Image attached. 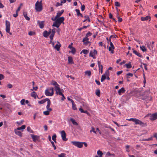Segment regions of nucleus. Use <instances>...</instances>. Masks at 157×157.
I'll return each instance as SVG.
<instances>
[{
	"instance_id": "nucleus-33",
	"label": "nucleus",
	"mask_w": 157,
	"mask_h": 157,
	"mask_svg": "<svg viewBox=\"0 0 157 157\" xmlns=\"http://www.w3.org/2000/svg\"><path fill=\"white\" fill-rule=\"evenodd\" d=\"M84 17L85 18V19L83 21V22H85L86 21H87L88 22H90V19L88 15H86L84 16Z\"/></svg>"
},
{
	"instance_id": "nucleus-48",
	"label": "nucleus",
	"mask_w": 157,
	"mask_h": 157,
	"mask_svg": "<svg viewBox=\"0 0 157 157\" xmlns=\"http://www.w3.org/2000/svg\"><path fill=\"white\" fill-rule=\"evenodd\" d=\"M58 157H65V154L64 153H62L58 155Z\"/></svg>"
},
{
	"instance_id": "nucleus-4",
	"label": "nucleus",
	"mask_w": 157,
	"mask_h": 157,
	"mask_svg": "<svg viewBox=\"0 0 157 157\" xmlns=\"http://www.w3.org/2000/svg\"><path fill=\"white\" fill-rule=\"evenodd\" d=\"M6 31L7 33H9L10 35H12V33L10 32V23L8 21H6Z\"/></svg>"
},
{
	"instance_id": "nucleus-56",
	"label": "nucleus",
	"mask_w": 157,
	"mask_h": 157,
	"mask_svg": "<svg viewBox=\"0 0 157 157\" xmlns=\"http://www.w3.org/2000/svg\"><path fill=\"white\" fill-rule=\"evenodd\" d=\"M51 143L52 144L53 147L54 148V150H56V147L54 144V142L53 141H51Z\"/></svg>"
},
{
	"instance_id": "nucleus-44",
	"label": "nucleus",
	"mask_w": 157,
	"mask_h": 157,
	"mask_svg": "<svg viewBox=\"0 0 157 157\" xmlns=\"http://www.w3.org/2000/svg\"><path fill=\"white\" fill-rule=\"evenodd\" d=\"M71 49V51L70 52H71L73 54H75V53L76 50L74 48H72Z\"/></svg>"
},
{
	"instance_id": "nucleus-42",
	"label": "nucleus",
	"mask_w": 157,
	"mask_h": 157,
	"mask_svg": "<svg viewBox=\"0 0 157 157\" xmlns=\"http://www.w3.org/2000/svg\"><path fill=\"white\" fill-rule=\"evenodd\" d=\"M106 79V76L104 74L102 75L101 76V82H103Z\"/></svg>"
},
{
	"instance_id": "nucleus-24",
	"label": "nucleus",
	"mask_w": 157,
	"mask_h": 157,
	"mask_svg": "<svg viewBox=\"0 0 157 157\" xmlns=\"http://www.w3.org/2000/svg\"><path fill=\"white\" fill-rule=\"evenodd\" d=\"M68 62L69 64H73L74 62L73 61V59L72 57L69 56L68 57Z\"/></svg>"
},
{
	"instance_id": "nucleus-8",
	"label": "nucleus",
	"mask_w": 157,
	"mask_h": 157,
	"mask_svg": "<svg viewBox=\"0 0 157 157\" xmlns=\"http://www.w3.org/2000/svg\"><path fill=\"white\" fill-rule=\"evenodd\" d=\"M64 20V18L63 17H58V18L56 19V21L58 23V24H60V25L62 23H63V24H64V22H63V21Z\"/></svg>"
},
{
	"instance_id": "nucleus-61",
	"label": "nucleus",
	"mask_w": 157,
	"mask_h": 157,
	"mask_svg": "<svg viewBox=\"0 0 157 157\" xmlns=\"http://www.w3.org/2000/svg\"><path fill=\"white\" fill-rule=\"evenodd\" d=\"M136 119V118H130L129 119H128L129 121H132L133 122H135V121Z\"/></svg>"
},
{
	"instance_id": "nucleus-25",
	"label": "nucleus",
	"mask_w": 157,
	"mask_h": 157,
	"mask_svg": "<svg viewBox=\"0 0 157 157\" xmlns=\"http://www.w3.org/2000/svg\"><path fill=\"white\" fill-rule=\"evenodd\" d=\"M101 62L99 61H98V66L99 67V68H101V73H102L103 72V66L101 64Z\"/></svg>"
},
{
	"instance_id": "nucleus-62",
	"label": "nucleus",
	"mask_w": 157,
	"mask_h": 157,
	"mask_svg": "<svg viewBox=\"0 0 157 157\" xmlns=\"http://www.w3.org/2000/svg\"><path fill=\"white\" fill-rule=\"evenodd\" d=\"M62 5V4L61 3H60L59 2H57L56 3V7H58V6H61Z\"/></svg>"
},
{
	"instance_id": "nucleus-63",
	"label": "nucleus",
	"mask_w": 157,
	"mask_h": 157,
	"mask_svg": "<svg viewBox=\"0 0 157 157\" xmlns=\"http://www.w3.org/2000/svg\"><path fill=\"white\" fill-rule=\"evenodd\" d=\"M118 21L119 22H121L122 21V19L121 17H118Z\"/></svg>"
},
{
	"instance_id": "nucleus-52",
	"label": "nucleus",
	"mask_w": 157,
	"mask_h": 157,
	"mask_svg": "<svg viewBox=\"0 0 157 157\" xmlns=\"http://www.w3.org/2000/svg\"><path fill=\"white\" fill-rule=\"evenodd\" d=\"M28 34L29 36H32L35 34V33L32 31H30L29 33Z\"/></svg>"
},
{
	"instance_id": "nucleus-41",
	"label": "nucleus",
	"mask_w": 157,
	"mask_h": 157,
	"mask_svg": "<svg viewBox=\"0 0 157 157\" xmlns=\"http://www.w3.org/2000/svg\"><path fill=\"white\" fill-rule=\"evenodd\" d=\"M140 48L141 50H142V51H143V52H145L147 51V49L144 46H140Z\"/></svg>"
},
{
	"instance_id": "nucleus-43",
	"label": "nucleus",
	"mask_w": 157,
	"mask_h": 157,
	"mask_svg": "<svg viewBox=\"0 0 157 157\" xmlns=\"http://www.w3.org/2000/svg\"><path fill=\"white\" fill-rule=\"evenodd\" d=\"M26 126L25 125H22L21 127L18 128L17 130H20L21 129H24L25 128Z\"/></svg>"
},
{
	"instance_id": "nucleus-5",
	"label": "nucleus",
	"mask_w": 157,
	"mask_h": 157,
	"mask_svg": "<svg viewBox=\"0 0 157 157\" xmlns=\"http://www.w3.org/2000/svg\"><path fill=\"white\" fill-rule=\"evenodd\" d=\"M55 90H56V93L57 95H59L62 94L63 92V89L60 88L59 86L55 87Z\"/></svg>"
},
{
	"instance_id": "nucleus-46",
	"label": "nucleus",
	"mask_w": 157,
	"mask_h": 157,
	"mask_svg": "<svg viewBox=\"0 0 157 157\" xmlns=\"http://www.w3.org/2000/svg\"><path fill=\"white\" fill-rule=\"evenodd\" d=\"M27 129V131L28 132H29L31 133H33V131L31 129V128L30 127H29V126L28 127Z\"/></svg>"
},
{
	"instance_id": "nucleus-31",
	"label": "nucleus",
	"mask_w": 157,
	"mask_h": 157,
	"mask_svg": "<svg viewBox=\"0 0 157 157\" xmlns=\"http://www.w3.org/2000/svg\"><path fill=\"white\" fill-rule=\"evenodd\" d=\"M23 15L25 18L27 20V21H29L30 20V18L27 16V13L26 12H23Z\"/></svg>"
},
{
	"instance_id": "nucleus-9",
	"label": "nucleus",
	"mask_w": 157,
	"mask_h": 157,
	"mask_svg": "<svg viewBox=\"0 0 157 157\" xmlns=\"http://www.w3.org/2000/svg\"><path fill=\"white\" fill-rule=\"evenodd\" d=\"M61 136L62 140L63 141H67V139L66 138V134L64 131L63 130L61 132Z\"/></svg>"
},
{
	"instance_id": "nucleus-51",
	"label": "nucleus",
	"mask_w": 157,
	"mask_h": 157,
	"mask_svg": "<svg viewBox=\"0 0 157 157\" xmlns=\"http://www.w3.org/2000/svg\"><path fill=\"white\" fill-rule=\"evenodd\" d=\"M92 34V33H91L90 32H88L86 35L85 36L88 38V36H90Z\"/></svg>"
},
{
	"instance_id": "nucleus-18",
	"label": "nucleus",
	"mask_w": 157,
	"mask_h": 157,
	"mask_svg": "<svg viewBox=\"0 0 157 157\" xmlns=\"http://www.w3.org/2000/svg\"><path fill=\"white\" fill-rule=\"evenodd\" d=\"M57 44L54 47V48L56 49L57 51H59L60 49V48L61 46V44L59 41L57 42Z\"/></svg>"
},
{
	"instance_id": "nucleus-19",
	"label": "nucleus",
	"mask_w": 157,
	"mask_h": 157,
	"mask_svg": "<svg viewBox=\"0 0 157 157\" xmlns=\"http://www.w3.org/2000/svg\"><path fill=\"white\" fill-rule=\"evenodd\" d=\"M64 11V10H62L61 11H58L57 13V15L56 16L57 18H58L63 13Z\"/></svg>"
},
{
	"instance_id": "nucleus-1",
	"label": "nucleus",
	"mask_w": 157,
	"mask_h": 157,
	"mask_svg": "<svg viewBox=\"0 0 157 157\" xmlns=\"http://www.w3.org/2000/svg\"><path fill=\"white\" fill-rule=\"evenodd\" d=\"M35 9L36 11L40 12L43 9L42 1H37L35 4Z\"/></svg>"
},
{
	"instance_id": "nucleus-49",
	"label": "nucleus",
	"mask_w": 157,
	"mask_h": 157,
	"mask_svg": "<svg viewBox=\"0 0 157 157\" xmlns=\"http://www.w3.org/2000/svg\"><path fill=\"white\" fill-rule=\"evenodd\" d=\"M25 99H22L21 101H20V103H21V104L22 105H25Z\"/></svg>"
},
{
	"instance_id": "nucleus-40",
	"label": "nucleus",
	"mask_w": 157,
	"mask_h": 157,
	"mask_svg": "<svg viewBox=\"0 0 157 157\" xmlns=\"http://www.w3.org/2000/svg\"><path fill=\"white\" fill-rule=\"evenodd\" d=\"M51 111L47 110V111H44L43 113L45 115H48L49 114V112Z\"/></svg>"
},
{
	"instance_id": "nucleus-7",
	"label": "nucleus",
	"mask_w": 157,
	"mask_h": 157,
	"mask_svg": "<svg viewBox=\"0 0 157 157\" xmlns=\"http://www.w3.org/2000/svg\"><path fill=\"white\" fill-rule=\"evenodd\" d=\"M110 46L109 47V51L111 53L113 54L114 53L113 50L115 48V47H114L113 43L111 41V40H110Z\"/></svg>"
},
{
	"instance_id": "nucleus-38",
	"label": "nucleus",
	"mask_w": 157,
	"mask_h": 157,
	"mask_svg": "<svg viewBox=\"0 0 157 157\" xmlns=\"http://www.w3.org/2000/svg\"><path fill=\"white\" fill-rule=\"evenodd\" d=\"M96 95L99 97L100 96V91L99 89H97L96 90L95 92Z\"/></svg>"
},
{
	"instance_id": "nucleus-37",
	"label": "nucleus",
	"mask_w": 157,
	"mask_h": 157,
	"mask_svg": "<svg viewBox=\"0 0 157 157\" xmlns=\"http://www.w3.org/2000/svg\"><path fill=\"white\" fill-rule=\"evenodd\" d=\"M86 75H87L88 76L90 77L91 75V72L90 71H87L85 72Z\"/></svg>"
},
{
	"instance_id": "nucleus-59",
	"label": "nucleus",
	"mask_w": 157,
	"mask_h": 157,
	"mask_svg": "<svg viewBox=\"0 0 157 157\" xmlns=\"http://www.w3.org/2000/svg\"><path fill=\"white\" fill-rule=\"evenodd\" d=\"M85 9V6L83 5L81 6V10L82 11H83Z\"/></svg>"
},
{
	"instance_id": "nucleus-45",
	"label": "nucleus",
	"mask_w": 157,
	"mask_h": 157,
	"mask_svg": "<svg viewBox=\"0 0 157 157\" xmlns=\"http://www.w3.org/2000/svg\"><path fill=\"white\" fill-rule=\"evenodd\" d=\"M153 140V136L147 139H145L143 140L144 141H148L150 140Z\"/></svg>"
},
{
	"instance_id": "nucleus-11",
	"label": "nucleus",
	"mask_w": 157,
	"mask_h": 157,
	"mask_svg": "<svg viewBox=\"0 0 157 157\" xmlns=\"http://www.w3.org/2000/svg\"><path fill=\"white\" fill-rule=\"evenodd\" d=\"M31 137L32 138L34 142H36L37 140H38L39 138V136L33 134L31 135Z\"/></svg>"
},
{
	"instance_id": "nucleus-21",
	"label": "nucleus",
	"mask_w": 157,
	"mask_h": 157,
	"mask_svg": "<svg viewBox=\"0 0 157 157\" xmlns=\"http://www.w3.org/2000/svg\"><path fill=\"white\" fill-rule=\"evenodd\" d=\"M49 99L48 98L44 99L42 100L39 101L38 103L40 104H43L45 103L47 101L48 102V100H49Z\"/></svg>"
},
{
	"instance_id": "nucleus-20",
	"label": "nucleus",
	"mask_w": 157,
	"mask_h": 157,
	"mask_svg": "<svg viewBox=\"0 0 157 157\" xmlns=\"http://www.w3.org/2000/svg\"><path fill=\"white\" fill-rule=\"evenodd\" d=\"M51 85H52L55 86V87L59 86V85L55 81L52 80L50 83Z\"/></svg>"
},
{
	"instance_id": "nucleus-58",
	"label": "nucleus",
	"mask_w": 157,
	"mask_h": 157,
	"mask_svg": "<svg viewBox=\"0 0 157 157\" xmlns=\"http://www.w3.org/2000/svg\"><path fill=\"white\" fill-rule=\"evenodd\" d=\"M4 76L2 74H0V80L4 78Z\"/></svg>"
},
{
	"instance_id": "nucleus-27",
	"label": "nucleus",
	"mask_w": 157,
	"mask_h": 157,
	"mask_svg": "<svg viewBox=\"0 0 157 157\" xmlns=\"http://www.w3.org/2000/svg\"><path fill=\"white\" fill-rule=\"evenodd\" d=\"M75 11L77 13V14L78 16H80L82 17H83V15L82 13H80L79 10L78 9H76L75 10Z\"/></svg>"
},
{
	"instance_id": "nucleus-30",
	"label": "nucleus",
	"mask_w": 157,
	"mask_h": 157,
	"mask_svg": "<svg viewBox=\"0 0 157 157\" xmlns=\"http://www.w3.org/2000/svg\"><path fill=\"white\" fill-rule=\"evenodd\" d=\"M114 156V154H111L109 151L107 152L106 154V157Z\"/></svg>"
},
{
	"instance_id": "nucleus-29",
	"label": "nucleus",
	"mask_w": 157,
	"mask_h": 157,
	"mask_svg": "<svg viewBox=\"0 0 157 157\" xmlns=\"http://www.w3.org/2000/svg\"><path fill=\"white\" fill-rule=\"evenodd\" d=\"M60 25L58 24L56 21H55V22L53 23V24L52 25V26L55 27L57 28H59L60 26Z\"/></svg>"
},
{
	"instance_id": "nucleus-17",
	"label": "nucleus",
	"mask_w": 157,
	"mask_h": 157,
	"mask_svg": "<svg viewBox=\"0 0 157 157\" xmlns=\"http://www.w3.org/2000/svg\"><path fill=\"white\" fill-rule=\"evenodd\" d=\"M82 41L84 44L86 45H87L89 43V38L86 36L83 39Z\"/></svg>"
},
{
	"instance_id": "nucleus-54",
	"label": "nucleus",
	"mask_w": 157,
	"mask_h": 157,
	"mask_svg": "<svg viewBox=\"0 0 157 157\" xmlns=\"http://www.w3.org/2000/svg\"><path fill=\"white\" fill-rule=\"evenodd\" d=\"M22 5L23 4L22 3H21L20 4V6L18 7V9L16 10V12H18L20 10L21 8V6H22Z\"/></svg>"
},
{
	"instance_id": "nucleus-47",
	"label": "nucleus",
	"mask_w": 157,
	"mask_h": 157,
	"mask_svg": "<svg viewBox=\"0 0 157 157\" xmlns=\"http://www.w3.org/2000/svg\"><path fill=\"white\" fill-rule=\"evenodd\" d=\"M56 135L55 134L52 137V139L53 140H56Z\"/></svg>"
},
{
	"instance_id": "nucleus-28",
	"label": "nucleus",
	"mask_w": 157,
	"mask_h": 157,
	"mask_svg": "<svg viewBox=\"0 0 157 157\" xmlns=\"http://www.w3.org/2000/svg\"><path fill=\"white\" fill-rule=\"evenodd\" d=\"M18 130H17V129H15L14 132H15V133L16 135H17L20 136H21L22 135L20 131Z\"/></svg>"
},
{
	"instance_id": "nucleus-32",
	"label": "nucleus",
	"mask_w": 157,
	"mask_h": 157,
	"mask_svg": "<svg viewBox=\"0 0 157 157\" xmlns=\"http://www.w3.org/2000/svg\"><path fill=\"white\" fill-rule=\"evenodd\" d=\"M70 120L74 125H78V124L77 123L73 118H70Z\"/></svg>"
},
{
	"instance_id": "nucleus-23",
	"label": "nucleus",
	"mask_w": 157,
	"mask_h": 157,
	"mask_svg": "<svg viewBox=\"0 0 157 157\" xmlns=\"http://www.w3.org/2000/svg\"><path fill=\"white\" fill-rule=\"evenodd\" d=\"M125 91V90L123 87L121 88L118 91L119 95H121V93H124Z\"/></svg>"
},
{
	"instance_id": "nucleus-64",
	"label": "nucleus",
	"mask_w": 157,
	"mask_h": 157,
	"mask_svg": "<svg viewBox=\"0 0 157 157\" xmlns=\"http://www.w3.org/2000/svg\"><path fill=\"white\" fill-rule=\"evenodd\" d=\"M154 137L157 140V133H155L154 134L153 136V137Z\"/></svg>"
},
{
	"instance_id": "nucleus-16",
	"label": "nucleus",
	"mask_w": 157,
	"mask_h": 157,
	"mask_svg": "<svg viewBox=\"0 0 157 157\" xmlns=\"http://www.w3.org/2000/svg\"><path fill=\"white\" fill-rule=\"evenodd\" d=\"M51 104V102L50 99H49V100H48V101L47 102V105L46 106V108L47 110L52 111V109L50 108Z\"/></svg>"
},
{
	"instance_id": "nucleus-50",
	"label": "nucleus",
	"mask_w": 157,
	"mask_h": 157,
	"mask_svg": "<svg viewBox=\"0 0 157 157\" xmlns=\"http://www.w3.org/2000/svg\"><path fill=\"white\" fill-rule=\"evenodd\" d=\"M94 132L95 134H97L96 132L94 130V128L93 127H91V129L90 130V132Z\"/></svg>"
},
{
	"instance_id": "nucleus-22",
	"label": "nucleus",
	"mask_w": 157,
	"mask_h": 157,
	"mask_svg": "<svg viewBox=\"0 0 157 157\" xmlns=\"http://www.w3.org/2000/svg\"><path fill=\"white\" fill-rule=\"evenodd\" d=\"M133 53L135 54V55H136L142 58L143 57V56L139 52H138L134 50L133 49Z\"/></svg>"
},
{
	"instance_id": "nucleus-14",
	"label": "nucleus",
	"mask_w": 157,
	"mask_h": 157,
	"mask_svg": "<svg viewBox=\"0 0 157 157\" xmlns=\"http://www.w3.org/2000/svg\"><path fill=\"white\" fill-rule=\"evenodd\" d=\"M37 23L38 24L40 28L42 29L44 27V21H37Z\"/></svg>"
},
{
	"instance_id": "nucleus-12",
	"label": "nucleus",
	"mask_w": 157,
	"mask_h": 157,
	"mask_svg": "<svg viewBox=\"0 0 157 157\" xmlns=\"http://www.w3.org/2000/svg\"><path fill=\"white\" fill-rule=\"evenodd\" d=\"M140 20L142 21H147L148 20H149V21H150L151 18L149 16H147L146 17H141Z\"/></svg>"
},
{
	"instance_id": "nucleus-53",
	"label": "nucleus",
	"mask_w": 157,
	"mask_h": 157,
	"mask_svg": "<svg viewBox=\"0 0 157 157\" xmlns=\"http://www.w3.org/2000/svg\"><path fill=\"white\" fill-rule=\"evenodd\" d=\"M115 5L116 6H117V7H119L120 6V3L117 2H115Z\"/></svg>"
},
{
	"instance_id": "nucleus-26",
	"label": "nucleus",
	"mask_w": 157,
	"mask_h": 157,
	"mask_svg": "<svg viewBox=\"0 0 157 157\" xmlns=\"http://www.w3.org/2000/svg\"><path fill=\"white\" fill-rule=\"evenodd\" d=\"M31 96L35 99H36V97H37L36 93L35 91H33L31 93Z\"/></svg>"
},
{
	"instance_id": "nucleus-36",
	"label": "nucleus",
	"mask_w": 157,
	"mask_h": 157,
	"mask_svg": "<svg viewBox=\"0 0 157 157\" xmlns=\"http://www.w3.org/2000/svg\"><path fill=\"white\" fill-rule=\"evenodd\" d=\"M125 66L128 68L129 69L131 68L132 67V65L131 64V63L130 62H129V63H128L126 64L125 65Z\"/></svg>"
},
{
	"instance_id": "nucleus-35",
	"label": "nucleus",
	"mask_w": 157,
	"mask_h": 157,
	"mask_svg": "<svg viewBox=\"0 0 157 157\" xmlns=\"http://www.w3.org/2000/svg\"><path fill=\"white\" fill-rule=\"evenodd\" d=\"M43 35L44 37H47L49 36L48 33V32L47 31H44L43 33Z\"/></svg>"
},
{
	"instance_id": "nucleus-15",
	"label": "nucleus",
	"mask_w": 157,
	"mask_h": 157,
	"mask_svg": "<svg viewBox=\"0 0 157 157\" xmlns=\"http://www.w3.org/2000/svg\"><path fill=\"white\" fill-rule=\"evenodd\" d=\"M97 54V51L96 50L94 49L93 51H91L89 54V56L91 57H93V56Z\"/></svg>"
},
{
	"instance_id": "nucleus-6",
	"label": "nucleus",
	"mask_w": 157,
	"mask_h": 157,
	"mask_svg": "<svg viewBox=\"0 0 157 157\" xmlns=\"http://www.w3.org/2000/svg\"><path fill=\"white\" fill-rule=\"evenodd\" d=\"M71 143L73 144L74 145L78 148H81L82 147V142L78 141H72Z\"/></svg>"
},
{
	"instance_id": "nucleus-60",
	"label": "nucleus",
	"mask_w": 157,
	"mask_h": 157,
	"mask_svg": "<svg viewBox=\"0 0 157 157\" xmlns=\"http://www.w3.org/2000/svg\"><path fill=\"white\" fill-rule=\"evenodd\" d=\"M60 95L62 96V97L61 99V100L62 101H64L65 99V97L64 94H62V95Z\"/></svg>"
},
{
	"instance_id": "nucleus-13",
	"label": "nucleus",
	"mask_w": 157,
	"mask_h": 157,
	"mask_svg": "<svg viewBox=\"0 0 157 157\" xmlns=\"http://www.w3.org/2000/svg\"><path fill=\"white\" fill-rule=\"evenodd\" d=\"M135 123L136 124H139L140 125L143 126L144 124V123L139 119H136Z\"/></svg>"
},
{
	"instance_id": "nucleus-10",
	"label": "nucleus",
	"mask_w": 157,
	"mask_h": 157,
	"mask_svg": "<svg viewBox=\"0 0 157 157\" xmlns=\"http://www.w3.org/2000/svg\"><path fill=\"white\" fill-rule=\"evenodd\" d=\"M51 32L52 33L49 36V37L50 38V39L51 40V41H52L53 39V37L54 36L55 34L56 33L55 28H54L52 29H51Z\"/></svg>"
},
{
	"instance_id": "nucleus-3",
	"label": "nucleus",
	"mask_w": 157,
	"mask_h": 157,
	"mask_svg": "<svg viewBox=\"0 0 157 157\" xmlns=\"http://www.w3.org/2000/svg\"><path fill=\"white\" fill-rule=\"evenodd\" d=\"M146 116L150 117L149 119L152 121H153L157 119V113H155L152 114L148 113Z\"/></svg>"
},
{
	"instance_id": "nucleus-2",
	"label": "nucleus",
	"mask_w": 157,
	"mask_h": 157,
	"mask_svg": "<svg viewBox=\"0 0 157 157\" xmlns=\"http://www.w3.org/2000/svg\"><path fill=\"white\" fill-rule=\"evenodd\" d=\"M54 94V89L52 87L48 88L45 91V94L47 96H52Z\"/></svg>"
},
{
	"instance_id": "nucleus-39",
	"label": "nucleus",
	"mask_w": 157,
	"mask_h": 157,
	"mask_svg": "<svg viewBox=\"0 0 157 157\" xmlns=\"http://www.w3.org/2000/svg\"><path fill=\"white\" fill-rule=\"evenodd\" d=\"M89 52V50L86 49H83L81 52H80V54H82V53L84 54H87Z\"/></svg>"
},
{
	"instance_id": "nucleus-57",
	"label": "nucleus",
	"mask_w": 157,
	"mask_h": 157,
	"mask_svg": "<svg viewBox=\"0 0 157 157\" xmlns=\"http://www.w3.org/2000/svg\"><path fill=\"white\" fill-rule=\"evenodd\" d=\"M109 17L110 19H113L115 21L114 18H113V15L111 13H109Z\"/></svg>"
},
{
	"instance_id": "nucleus-34",
	"label": "nucleus",
	"mask_w": 157,
	"mask_h": 157,
	"mask_svg": "<svg viewBox=\"0 0 157 157\" xmlns=\"http://www.w3.org/2000/svg\"><path fill=\"white\" fill-rule=\"evenodd\" d=\"M72 109L74 110H77V109L76 104L74 103V102L72 103Z\"/></svg>"
},
{
	"instance_id": "nucleus-55",
	"label": "nucleus",
	"mask_w": 157,
	"mask_h": 157,
	"mask_svg": "<svg viewBox=\"0 0 157 157\" xmlns=\"http://www.w3.org/2000/svg\"><path fill=\"white\" fill-rule=\"evenodd\" d=\"M127 78H129V77H128V76L132 77L133 76V75L131 73H129L127 74Z\"/></svg>"
}]
</instances>
